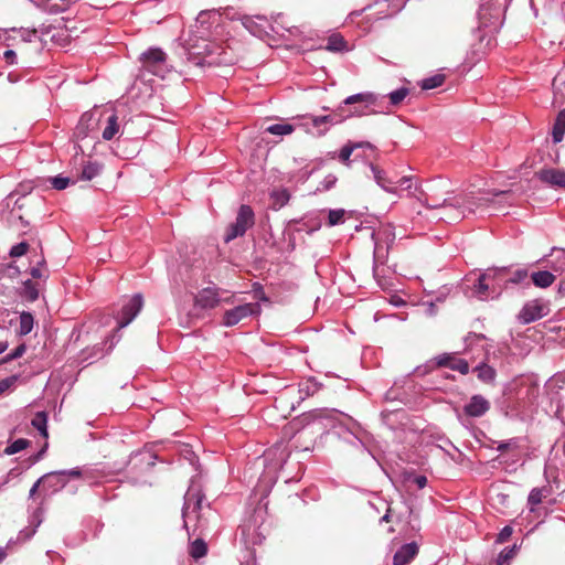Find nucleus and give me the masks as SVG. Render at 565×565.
I'll list each match as a JSON object with an SVG mask.
<instances>
[{
	"mask_svg": "<svg viewBox=\"0 0 565 565\" xmlns=\"http://www.w3.org/2000/svg\"><path fill=\"white\" fill-rule=\"evenodd\" d=\"M441 185V182L437 183H430L427 186V190L429 193L425 194L424 203L429 207L434 210H443L444 213H441L438 218L445 220V221H457L460 220L463 216V211L461 209L467 207L470 212L473 211V206H482L488 204H497L500 203L501 200L499 199H509L511 196V193L509 191H502L493 193V198H480L478 203H472L470 201V198H466L463 200L455 199L451 200L449 198H445L441 201L437 199L435 195L436 190Z\"/></svg>",
	"mask_w": 565,
	"mask_h": 565,
	"instance_id": "obj_1",
	"label": "nucleus"
},
{
	"mask_svg": "<svg viewBox=\"0 0 565 565\" xmlns=\"http://www.w3.org/2000/svg\"><path fill=\"white\" fill-rule=\"evenodd\" d=\"M409 89L407 87H399L396 90L387 94L388 103L384 102L385 96H381L375 93L366 92L359 93L347 97L343 100L344 105L363 104L364 108L373 107L369 114H390L392 107L401 105L404 99L408 96Z\"/></svg>",
	"mask_w": 565,
	"mask_h": 565,
	"instance_id": "obj_2",
	"label": "nucleus"
},
{
	"mask_svg": "<svg viewBox=\"0 0 565 565\" xmlns=\"http://www.w3.org/2000/svg\"><path fill=\"white\" fill-rule=\"evenodd\" d=\"M204 499V494L201 491V488L192 482L189 487L185 495H184V504L182 509V518L183 525L190 534V526L193 523V532L196 529L205 527V513L200 514V511L203 509L202 502Z\"/></svg>",
	"mask_w": 565,
	"mask_h": 565,
	"instance_id": "obj_3",
	"label": "nucleus"
},
{
	"mask_svg": "<svg viewBox=\"0 0 565 565\" xmlns=\"http://www.w3.org/2000/svg\"><path fill=\"white\" fill-rule=\"evenodd\" d=\"M141 67L145 72L164 78L171 68L167 61V54L159 47H150L140 55Z\"/></svg>",
	"mask_w": 565,
	"mask_h": 565,
	"instance_id": "obj_4",
	"label": "nucleus"
},
{
	"mask_svg": "<svg viewBox=\"0 0 565 565\" xmlns=\"http://www.w3.org/2000/svg\"><path fill=\"white\" fill-rule=\"evenodd\" d=\"M254 224L255 214L253 209L249 205H241L235 222L226 228L224 241L228 243L237 237H242Z\"/></svg>",
	"mask_w": 565,
	"mask_h": 565,
	"instance_id": "obj_5",
	"label": "nucleus"
},
{
	"mask_svg": "<svg viewBox=\"0 0 565 565\" xmlns=\"http://www.w3.org/2000/svg\"><path fill=\"white\" fill-rule=\"evenodd\" d=\"M504 9L505 0H482L478 11L480 24L484 28L497 26Z\"/></svg>",
	"mask_w": 565,
	"mask_h": 565,
	"instance_id": "obj_6",
	"label": "nucleus"
},
{
	"mask_svg": "<svg viewBox=\"0 0 565 565\" xmlns=\"http://www.w3.org/2000/svg\"><path fill=\"white\" fill-rule=\"evenodd\" d=\"M204 52L198 51L193 54H204L202 60L198 62L200 65H213V64H232L233 56L227 52V50L214 42H209L204 44Z\"/></svg>",
	"mask_w": 565,
	"mask_h": 565,
	"instance_id": "obj_7",
	"label": "nucleus"
},
{
	"mask_svg": "<svg viewBox=\"0 0 565 565\" xmlns=\"http://www.w3.org/2000/svg\"><path fill=\"white\" fill-rule=\"evenodd\" d=\"M260 313V306L257 302H249L236 306L233 309L226 310L223 316V324L225 327H233L242 320Z\"/></svg>",
	"mask_w": 565,
	"mask_h": 565,
	"instance_id": "obj_8",
	"label": "nucleus"
},
{
	"mask_svg": "<svg viewBox=\"0 0 565 565\" xmlns=\"http://www.w3.org/2000/svg\"><path fill=\"white\" fill-rule=\"evenodd\" d=\"M143 306V299L140 294L134 295L128 301L122 306L121 312L118 317V328L127 327L140 312Z\"/></svg>",
	"mask_w": 565,
	"mask_h": 565,
	"instance_id": "obj_9",
	"label": "nucleus"
},
{
	"mask_svg": "<svg viewBox=\"0 0 565 565\" xmlns=\"http://www.w3.org/2000/svg\"><path fill=\"white\" fill-rule=\"evenodd\" d=\"M82 476V471L78 468L70 470L53 471L42 477L44 486L51 488L53 491H57L65 487L67 477L78 478Z\"/></svg>",
	"mask_w": 565,
	"mask_h": 565,
	"instance_id": "obj_10",
	"label": "nucleus"
},
{
	"mask_svg": "<svg viewBox=\"0 0 565 565\" xmlns=\"http://www.w3.org/2000/svg\"><path fill=\"white\" fill-rule=\"evenodd\" d=\"M232 296L228 298H222L220 290L213 287H207L199 291L195 297V305L203 309L215 308L221 301H232Z\"/></svg>",
	"mask_w": 565,
	"mask_h": 565,
	"instance_id": "obj_11",
	"label": "nucleus"
},
{
	"mask_svg": "<svg viewBox=\"0 0 565 565\" xmlns=\"http://www.w3.org/2000/svg\"><path fill=\"white\" fill-rule=\"evenodd\" d=\"M535 177L551 188L565 189V171L562 169L544 168L536 171Z\"/></svg>",
	"mask_w": 565,
	"mask_h": 565,
	"instance_id": "obj_12",
	"label": "nucleus"
},
{
	"mask_svg": "<svg viewBox=\"0 0 565 565\" xmlns=\"http://www.w3.org/2000/svg\"><path fill=\"white\" fill-rule=\"evenodd\" d=\"M545 315L546 307L539 300H532L523 306L518 319L520 322L527 324L543 318Z\"/></svg>",
	"mask_w": 565,
	"mask_h": 565,
	"instance_id": "obj_13",
	"label": "nucleus"
},
{
	"mask_svg": "<svg viewBox=\"0 0 565 565\" xmlns=\"http://www.w3.org/2000/svg\"><path fill=\"white\" fill-rule=\"evenodd\" d=\"M220 14L216 12H201L195 21L196 33L201 39L210 35V28L215 24V28L220 26Z\"/></svg>",
	"mask_w": 565,
	"mask_h": 565,
	"instance_id": "obj_14",
	"label": "nucleus"
},
{
	"mask_svg": "<svg viewBox=\"0 0 565 565\" xmlns=\"http://www.w3.org/2000/svg\"><path fill=\"white\" fill-rule=\"evenodd\" d=\"M490 409V403L482 395H473L465 405L463 412L470 417H481Z\"/></svg>",
	"mask_w": 565,
	"mask_h": 565,
	"instance_id": "obj_15",
	"label": "nucleus"
},
{
	"mask_svg": "<svg viewBox=\"0 0 565 565\" xmlns=\"http://www.w3.org/2000/svg\"><path fill=\"white\" fill-rule=\"evenodd\" d=\"M436 364L438 366H447L451 370L458 371L461 374L469 372V364L467 361L459 359L454 353H444L436 356Z\"/></svg>",
	"mask_w": 565,
	"mask_h": 565,
	"instance_id": "obj_16",
	"label": "nucleus"
},
{
	"mask_svg": "<svg viewBox=\"0 0 565 565\" xmlns=\"http://www.w3.org/2000/svg\"><path fill=\"white\" fill-rule=\"evenodd\" d=\"M242 24L255 36L266 34L269 25L267 18L263 15H245L242 18Z\"/></svg>",
	"mask_w": 565,
	"mask_h": 565,
	"instance_id": "obj_17",
	"label": "nucleus"
},
{
	"mask_svg": "<svg viewBox=\"0 0 565 565\" xmlns=\"http://www.w3.org/2000/svg\"><path fill=\"white\" fill-rule=\"evenodd\" d=\"M370 169L373 174L374 181L381 189H383L387 193L397 194L395 181L392 178H388L383 169L373 163H370Z\"/></svg>",
	"mask_w": 565,
	"mask_h": 565,
	"instance_id": "obj_18",
	"label": "nucleus"
},
{
	"mask_svg": "<svg viewBox=\"0 0 565 565\" xmlns=\"http://www.w3.org/2000/svg\"><path fill=\"white\" fill-rule=\"evenodd\" d=\"M418 553V546L416 543H407L401 546L394 554V565H406L408 564Z\"/></svg>",
	"mask_w": 565,
	"mask_h": 565,
	"instance_id": "obj_19",
	"label": "nucleus"
},
{
	"mask_svg": "<svg viewBox=\"0 0 565 565\" xmlns=\"http://www.w3.org/2000/svg\"><path fill=\"white\" fill-rule=\"evenodd\" d=\"M98 119L95 118V114L92 111L84 113L76 126V136L78 138H84L88 135L90 130L95 128Z\"/></svg>",
	"mask_w": 565,
	"mask_h": 565,
	"instance_id": "obj_20",
	"label": "nucleus"
},
{
	"mask_svg": "<svg viewBox=\"0 0 565 565\" xmlns=\"http://www.w3.org/2000/svg\"><path fill=\"white\" fill-rule=\"evenodd\" d=\"M367 114L369 113L365 110L364 107L363 108L354 107L352 110L347 113L345 109L343 108V106H340L332 114H329V115L333 119L332 124L338 125V124H341L342 121H344L347 118H350L353 116L361 117V116H365Z\"/></svg>",
	"mask_w": 565,
	"mask_h": 565,
	"instance_id": "obj_21",
	"label": "nucleus"
},
{
	"mask_svg": "<svg viewBox=\"0 0 565 565\" xmlns=\"http://www.w3.org/2000/svg\"><path fill=\"white\" fill-rule=\"evenodd\" d=\"M507 268L505 267H500V268H490V269H487L483 274H482V277L487 280V282H489L490 285H494L497 290H501V287H502V284L503 282H507V280L504 279V276L507 274Z\"/></svg>",
	"mask_w": 565,
	"mask_h": 565,
	"instance_id": "obj_22",
	"label": "nucleus"
},
{
	"mask_svg": "<svg viewBox=\"0 0 565 565\" xmlns=\"http://www.w3.org/2000/svg\"><path fill=\"white\" fill-rule=\"evenodd\" d=\"M554 103L565 104V68L559 71L553 81Z\"/></svg>",
	"mask_w": 565,
	"mask_h": 565,
	"instance_id": "obj_23",
	"label": "nucleus"
},
{
	"mask_svg": "<svg viewBox=\"0 0 565 565\" xmlns=\"http://www.w3.org/2000/svg\"><path fill=\"white\" fill-rule=\"evenodd\" d=\"M359 148H367V149H371L373 150L374 147L367 142V141H362V142H348L347 145H344L340 152H339V159L345 163L347 166H350V157L351 154L353 153V151L355 149H359Z\"/></svg>",
	"mask_w": 565,
	"mask_h": 565,
	"instance_id": "obj_24",
	"label": "nucleus"
},
{
	"mask_svg": "<svg viewBox=\"0 0 565 565\" xmlns=\"http://www.w3.org/2000/svg\"><path fill=\"white\" fill-rule=\"evenodd\" d=\"M290 199V193L287 189L279 188L270 192L271 207L279 210L285 206Z\"/></svg>",
	"mask_w": 565,
	"mask_h": 565,
	"instance_id": "obj_25",
	"label": "nucleus"
},
{
	"mask_svg": "<svg viewBox=\"0 0 565 565\" xmlns=\"http://www.w3.org/2000/svg\"><path fill=\"white\" fill-rule=\"evenodd\" d=\"M565 135V110H561L555 119L552 137L555 143L561 142Z\"/></svg>",
	"mask_w": 565,
	"mask_h": 565,
	"instance_id": "obj_26",
	"label": "nucleus"
},
{
	"mask_svg": "<svg viewBox=\"0 0 565 565\" xmlns=\"http://www.w3.org/2000/svg\"><path fill=\"white\" fill-rule=\"evenodd\" d=\"M532 281L536 287L547 288L555 281V276L547 270L536 271L532 274Z\"/></svg>",
	"mask_w": 565,
	"mask_h": 565,
	"instance_id": "obj_27",
	"label": "nucleus"
},
{
	"mask_svg": "<svg viewBox=\"0 0 565 565\" xmlns=\"http://www.w3.org/2000/svg\"><path fill=\"white\" fill-rule=\"evenodd\" d=\"M104 355L105 353L103 347L97 344L93 348L83 350L79 354V361L82 363L87 362V364H90L93 361L98 360Z\"/></svg>",
	"mask_w": 565,
	"mask_h": 565,
	"instance_id": "obj_28",
	"label": "nucleus"
},
{
	"mask_svg": "<svg viewBox=\"0 0 565 565\" xmlns=\"http://www.w3.org/2000/svg\"><path fill=\"white\" fill-rule=\"evenodd\" d=\"M20 296L28 301H35L39 298V289L36 284H34L31 279L23 281V285L20 289Z\"/></svg>",
	"mask_w": 565,
	"mask_h": 565,
	"instance_id": "obj_29",
	"label": "nucleus"
},
{
	"mask_svg": "<svg viewBox=\"0 0 565 565\" xmlns=\"http://www.w3.org/2000/svg\"><path fill=\"white\" fill-rule=\"evenodd\" d=\"M326 50L330 52H344L349 51V47L342 35L332 34L328 38Z\"/></svg>",
	"mask_w": 565,
	"mask_h": 565,
	"instance_id": "obj_30",
	"label": "nucleus"
},
{
	"mask_svg": "<svg viewBox=\"0 0 565 565\" xmlns=\"http://www.w3.org/2000/svg\"><path fill=\"white\" fill-rule=\"evenodd\" d=\"M488 290H491L493 294H495V296L499 295V290H497L495 286L487 282V280L481 275L478 279V282L475 285V294L480 299H486L488 297Z\"/></svg>",
	"mask_w": 565,
	"mask_h": 565,
	"instance_id": "obj_31",
	"label": "nucleus"
},
{
	"mask_svg": "<svg viewBox=\"0 0 565 565\" xmlns=\"http://www.w3.org/2000/svg\"><path fill=\"white\" fill-rule=\"evenodd\" d=\"M119 131L118 117L113 114L107 119V125L103 130V138L105 140H111Z\"/></svg>",
	"mask_w": 565,
	"mask_h": 565,
	"instance_id": "obj_32",
	"label": "nucleus"
},
{
	"mask_svg": "<svg viewBox=\"0 0 565 565\" xmlns=\"http://www.w3.org/2000/svg\"><path fill=\"white\" fill-rule=\"evenodd\" d=\"M31 424L35 429H38L41 433L43 437H47V415L45 412L36 413Z\"/></svg>",
	"mask_w": 565,
	"mask_h": 565,
	"instance_id": "obj_33",
	"label": "nucleus"
},
{
	"mask_svg": "<svg viewBox=\"0 0 565 565\" xmlns=\"http://www.w3.org/2000/svg\"><path fill=\"white\" fill-rule=\"evenodd\" d=\"M548 492L547 488L532 489L527 498V503L531 505V509L533 510L535 505L540 504L542 500L548 495Z\"/></svg>",
	"mask_w": 565,
	"mask_h": 565,
	"instance_id": "obj_34",
	"label": "nucleus"
},
{
	"mask_svg": "<svg viewBox=\"0 0 565 565\" xmlns=\"http://www.w3.org/2000/svg\"><path fill=\"white\" fill-rule=\"evenodd\" d=\"M102 166L97 162H87L82 170L81 178L86 181L93 180L100 173Z\"/></svg>",
	"mask_w": 565,
	"mask_h": 565,
	"instance_id": "obj_35",
	"label": "nucleus"
},
{
	"mask_svg": "<svg viewBox=\"0 0 565 565\" xmlns=\"http://www.w3.org/2000/svg\"><path fill=\"white\" fill-rule=\"evenodd\" d=\"M475 371L477 372L478 379L483 382H492L495 377V370L484 363L478 365Z\"/></svg>",
	"mask_w": 565,
	"mask_h": 565,
	"instance_id": "obj_36",
	"label": "nucleus"
},
{
	"mask_svg": "<svg viewBox=\"0 0 565 565\" xmlns=\"http://www.w3.org/2000/svg\"><path fill=\"white\" fill-rule=\"evenodd\" d=\"M34 323L33 316L30 312H22L20 315V328L19 333L21 335H26L32 331Z\"/></svg>",
	"mask_w": 565,
	"mask_h": 565,
	"instance_id": "obj_37",
	"label": "nucleus"
},
{
	"mask_svg": "<svg viewBox=\"0 0 565 565\" xmlns=\"http://www.w3.org/2000/svg\"><path fill=\"white\" fill-rule=\"evenodd\" d=\"M294 130H295V127L287 122L274 124L266 128L267 132H269L271 135H277V136L290 135L291 132H294Z\"/></svg>",
	"mask_w": 565,
	"mask_h": 565,
	"instance_id": "obj_38",
	"label": "nucleus"
},
{
	"mask_svg": "<svg viewBox=\"0 0 565 565\" xmlns=\"http://www.w3.org/2000/svg\"><path fill=\"white\" fill-rule=\"evenodd\" d=\"M20 275V269L15 264H4L0 265V280L2 279H15Z\"/></svg>",
	"mask_w": 565,
	"mask_h": 565,
	"instance_id": "obj_39",
	"label": "nucleus"
},
{
	"mask_svg": "<svg viewBox=\"0 0 565 565\" xmlns=\"http://www.w3.org/2000/svg\"><path fill=\"white\" fill-rule=\"evenodd\" d=\"M207 552L205 542L202 539H196L190 546V555L198 559L203 557Z\"/></svg>",
	"mask_w": 565,
	"mask_h": 565,
	"instance_id": "obj_40",
	"label": "nucleus"
},
{
	"mask_svg": "<svg viewBox=\"0 0 565 565\" xmlns=\"http://www.w3.org/2000/svg\"><path fill=\"white\" fill-rule=\"evenodd\" d=\"M444 82H445V75L436 74L434 76L424 78L422 81L420 87L423 89H433V88L441 86Z\"/></svg>",
	"mask_w": 565,
	"mask_h": 565,
	"instance_id": "obj_41",
	"label": "nucleus"
},
{
	"mask_svg": "<svg viewBox=\"0 0 565 565\" xmlns=\"http://www.w3.org/2000/svg\"><path fill=\"white\" fill-rule=\"evenodd\" d=\"M28 445H29V441L26 439H23V438L17 439L4 449V454L8 456L14 455V454L20 452L21 450L25 449L28 447Z\"/></svg>",
	"mask_w": 565,
	"mask_h": 565,
	"instance_id": "obj_42",
	"label": "nucleus"
},
{
	"mask_svg": "<svg viewBox=\"0 0 565 565\" xmlns=\"http://www.w3.org/2000/svg\"><path fill=\"white\" fill-rule=\"evenodd\" d=\"M515 555V546L505 547L498 556L495 565H505Z\"/></svg>",
	"mask_w": 565,
	"mask_h": 565,
	"instance_id": "obj_43",
	"label": "nucleus"
},
{
	"mask_svg": "<svg viewBox=\"0 0 565 565\" xmlns=\"http://www.w3.org/2000/svg\"><path fill=\"white\" fill-rule=\"evenodd\" d=\"M30 275L36 279H46L47 278L44 259H41L38 263V266L31 268Z\"/></svg>",
	"mask_w": 565,
	"mask_h": 565,
	"instance_id": "obj_44",
	"label": "nucleus"
},
{
	"mask_svg": "<svg viewBox=\"0 0 565 565\" xmlns=\"http://www.w3.org/2000/svg\"><path fill=\"white\" fill-rule=\"evenodd\" d=\"M344 211L343 210H331L329 212L328 222L329 225L333 226L343 221Z\"/></svg>",
	"mask_w": 565,
	"mask_h": 565,
	"instance_id": "obj_45",
	"label": "nucleus"
},
{
	"mask_svg": "<svg viewBox=\"0 0 565 565\" xmlns=\"http://www.w3.org/2000/svg\"><path fill=\"white\" fill-rule=\"evenodd\" d=\"M29 248V244L25 243V242H21L14 246L11 247L10 249V256L11 257H20V256H23L26 250Z\"/></svg>",
	"mask_w": 565,
	"mask_h": 565,
	"instance_id": "obj_46",
	"label": "nucleus"
},
{
	"mask_svg": "<svg viewBox=\"0 0 565 565\" xmlns=\"http://www.w3.org/2000/svg\"><path fill=\"white\" fill-rule=\"evenodd\" d=\"M70 178L57 175L51 179V184L56 190H64L70 184Z\"/></svg>",
	"mask_w": 565,
	"mask_h": 565,
	"instance_id": "obj_47",
	"label": "nucleus"
},
{
	"mask_svg": "<svg viewBox=\"0 0 565 565\" xmlns=\"http://www.w3.org/2000/svg\"><path fill=\"white\" fill-rule=\"evenodd\" d=\"M310 119H311L312 126L316 128H319L322 125L333 126V124H332L333 119L330 117V115L315 116V117H311Z\"/></svg>",
	"mask_w": 565,
	"mask_h": 565,
	"instance_id": "obj_48",
	"label": "nucleus"
},
{
	"mask_svg": "<svg viewBox=\"0 0 565 565\" xmlns=\"http://www.w3.org/2000/svg\"><path fill=\"white\" fill-rule=\"evenodd\" d=\"M557 250L559 253V256L557 257V264H554L553 270L557 273H562L565 270V250L564 249H557L553 248V252Z\"/></svg>",
	"mask_w": 565,
	"mask_h": 565,
	"instance_id": "obj_49",
	"label": "nucleus"
},
{
	"mask_svg": "<svg viewBox=\"0 0 565 565\" xmlns=\"http://www.w3.org/2000/svg\"><path fill=\"white\" fill-rule=\"evenodd\" d=\"M17 376H9L0 381V396L9 391L17 382Z\"/></svg>",
	"mask_w": 565,
	"mask_h": 565,
	"instance_id": "obj_50",
	"label": "nucleus"
},
{
	"mask_svg": "<svg viewBox=\"0 0 565 565\" xmlns=\"http://www.w3.org/2000/svg\"><path fill=\"white\" fill-rule=\"evenodd\" d=\"M26 350V347L24 343L18 345L11 353H9L4 359L3 361L4 362H8V361H12V360H15L20 356H22L24 354Z\"/></svg>",
	"mask_w": 565,
	"mask_h": 565,
	"instance_id": "obj_51",
	"label": "nucleus"
},
{
	"mask_svg": "<svg viewBox=\"0 0 565 565\" xmlns=\"http://www.w3.org/2000/svg\"><path fill=\"white\" fill-rule=\"evenodd\" d=\"M309 416L312 418V420H322V419L330 420L332 417V413L329 411L319 409V411H315V412L310 413Z\"/></svg>",
	"mask_w": 565,
	"mask_h": 565,
	"instance_id": "obj_52",
	"label": "nucleus"
},
{
	"mask_svg": "<svg viewBox=\"0 0 565 565\" xmlns=\"http://www.w3.org/2000/svg\"><path fill=\"white\" fill-rule=\"evenodd\" d=\"M512 533H513V529L510 525L504 526L498 534L497 543L502 544V543L507 542L510 539V536L512 535Z\"/></svg>",
	"mask_w": 565,
	"mask_h": 565,
	"instance_id": "obj_53",
	"label": "nucleus"
},
{
	"mask_svg": "<svg viewBox=\"0 0 565 565\" xmlns=\"http://www.w3.org/2000/svg\"><path fill=\"white\" fill-rule=\"evenodd\" d=\"M527 277V270L526 269H519L516 270L511 278L507 280V282L512 284H519L523 281Z\"/></svg>",
	"mask_w": 565,
	"mask_h": 565,
	"instance_id": "obj_54",
	"label": "nucleus"
},
{
	"mask_svg": "<svg viewBox=\"0 0 565 565\" xmlns=\"http://www.w3.org/2000/svg\"><path fill=\"white\" fill-rule=\"evenodd\" d=\"M337 177L334 174H328L323 181L321 182V185H322V189L323 190H329L331 189L335 182H337Z\"/></svg>",
	"mask_w": 565,
	"mask_h": 565,
	"instance_id": "obj_55",
	"label": "nucleus"
},
{
	"mask_svg": "<svg viewBox=\"0 0 565 565\" xmlns=\"http://www.w3.org/2000/svg\"><path fill=\"white\" fill-rule=\"evenodd\" d=\"M425 307V315L434 317L437 313V305L435 301H427L423 305Z\"/></svg>",
	"mask_w": 565,
	"mask_h": 565,
	"instance_id": "obj_56",
	"label": "nucleus"
},
{
	"mask_svg": "<svg viewBox=\"0 0 565 565\" xmlns=\"http://www.w3.org/2000/svg\"><path fill=\"white\" fill-rule=\"evenodd\" d=\"M382 235H385L388 238V236L391 235L390 228H384L383 231H380L377 234L373 235V237L375 239V255L377 254V252L380 249L379 239H380V236H382Z\"/></svg>",
	"mask_w": 565,
	"mask_h": 565,
	"instance_id": "obj_57",
	"label": "nucleus"
},
{
	"mask_svg": "<svg viewBox=\"0 0 565 565\" xmlns=\"http://www.w3.org/2000/svg\"><path fill=\"white\" fill-rule=\"evenodd\" d=\"M3 57L9 64H14L17 60V54L13 50H7L3 53Z\"/></svg>",
	"mask_w": 565,
	"mask_h": 565,
	"instance_id": "obj_58",
	"label": "nucleus"
},
{
	"mask_svg": "<svg viewBox=\"0 0 565 565\" xmlns=\"http://www.w3.org/2000/svg\"><path fill=\"white\" fill-rule=\"evenodd\" d=\"M398 184L401 186H404L405 189H411L412 186V178L411 177H403L398 181H395V185Z\"/></svg>",
	"mask_w": 565,
	"mask_h": 565,
	"instance_id": "obj_59",
	"label": "nucleus"
},
{
	"mask_svg": "<svg viewBox=\"0 0 565 565\" xmlns=\"http://www.w3.org/2000/svg\"><path fill=\"white\" fill-rule=\"evenodd\" d=\"M415 481H416V484L418 486V488H424L427 483V479L424 476L416 477Z\"/></svg>",
	"mask_w": 565,
	"mask_h": 565,
	"instance_id": "obj_60",
	"label": "nucleus"
},
{
	"mask_svg": "<svg viewBox=\"0 0 565 565\" xmlns=\"http://www.w3.org/2000/svg\"><path fill=\"white\" fill-rule=\"evenodd\" d=\"M447 296V292L446 291H440L437 296H436V299L434 300L437 303L439 302H443L445 300Z\"/></svg>",
	"mask_w": 565,
	"mask_h": 565,
	"instance_id": "obj_61",
	"label": "nucleus"
},
{
	"mask_svg": "<svg viewBox=\"0 0 565 565\" xmlns=\"http://www.w3.org/2000/svg\"><path fill=\"white\" fill-rule=\"evenodd\" d=\"M41 481H43V479H42V478H41V479H39V480L33 484V487L31 488L30 493H29V494H30V497H33V495L35 494V492H36V490H38L39 484H40V482H41Z\"/></svg>",
	"mask_w": 565,
	"mask_h": 565,
	"instance_id": "obj_62",
	"label": "nucleus"
},
{
	"mask_svg": "<svg viewBox=\"0 0 565 565\" xmlns=\"http://www.w3.org/2000/svg\"><path fill=\"white\" fill-rule=\"evenodd\" d=\"M8 341H0V354L8 349Z\"/></svg>",
	"mask_w": 565,
	"mask_h": 565,
	"instance_id": "obj_63",
	"label": "nucleus"
},
{
	"mask_svg": "<svg viewBox=\"0 0 565 565\" xmlns=\"http://www.w3.org/2000/svg\"><path fill=\"white\" fill-rule=\"evenodd\" d=\"M7 557V552L4 548L0 547V563Z\"/></svg>",
	"mask_w": 565,
	"mask_h": 565,
	"instance_id": "obj_64",
	"label": "nucleus"
}]
</instances>
